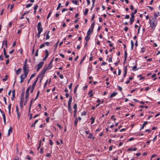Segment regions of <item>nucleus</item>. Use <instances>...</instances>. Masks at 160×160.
Here are the masks:
<instances>
[{"mask_svg": "<svg viewBox=\"0 0 160 160\" xmlns=\"http://www.w3.org/2000/svg\"><path fill=\"white\" fill-rule=\"evenodd\" d=\"M72 96H70L68 100V108L69 111L70 113H72L71 111H72V108H71V104L72 103Z\"/></svg>", "mask_w": 160, "mask_h": 160, "instance_id": "obj_1", "label": "nucleus"}, {"mask_svg": "<svg viewBox=\"0 0 160 160\" xmlns=\"http://www.w3.org/2000/svg\"><path fill=\"white\" fill-rule=\"evenodd\" d=\"M49 69H50V68H47L46 67H45L44 68H43L42 72L40 74H39L40 75V76L42 74V76L41 78L40 79V82L41 81V80L42 79V78L43 77V76H44V74L45 73L46 71L47 70Z\"/></svg>", "mask_w": 160, "mask_h": 160, "instance_id": "obj_2", "label": "nucleus"}, {"mask_svg": "<svg viewBox=\"0 0 160 160\" xmlns=\"http://www.w3.org/2000/svg\"><path fill=\"white\" fill-rule=\"evenodd\" d=\"M44 64V62L43 61L40 62L37 65V71L38 72L40 68H42V65Z\"/></svg>", "mask_w": 160, "mask_h": 160, "instance_id": "obj_3", "label": "nucleus"}, {"mask_svg": "<svg viewBox=\"0 0 160 160\" xmlns=\"http://www.w3.org/2000/svg\"><path fill=\"white\" fill-rule=\"evenodd\" d=\"M23 71L24 73L22 74L21 75H22V78H24V79L27 77V75L29 72V70H23Z\"/></svg>", "mask_w": 160, "mask_h": 160, "instance_id": "obj_4", "label": "nucleus"}, {"mask_svg": "<svg viewBox=\"0 0 160 160\" xmlns=\"http://www.w3.org/2000/svg\"><path fill=\"white\" fill-rule=\"evenodd\" d=\"M27 61L28 59H26L25 60V61L24 62V65L23 67V70H29V67H27L28 66V65L27 64Z\"/></svg>", "mask_w": 160, "mask_h": 160, "instance_id": "obj_5", "label": "nucleus"}, {"mask_svg": "<svg viewBox=\"0 0 160 160\" xmlns=\"http://www.w3.org/2000/svg\"><path fill=\"white\" fill-rule=\"evenodd\" d=\"M157 22H152L151 20H150V26L152 28H155L157 25Z\"/></svg>", "mask_w": 160, "mask_h": 160, "instance_id": "obj_6", "label": "nucleus"}, {"mask_svg": "<svg viewBox=\"0 0 160 160\" xmlns=\"http://www.w3.org/2000/svg\"><path fill=\"white\" fill-rule=\"evenodd\" d=\"M15 90H13L12 91V97L11 98V99L12 100H14V98H15Z\"/></svg>", "mask_w": 160, "mask_h": 160, "instance_id": "obj_7", "label": "nucleus"}, {"mask_svg": "<svg viewBox=\"0 0 160 160\" xmlns=\"http://www.w3.org/2000/svg\"><path fill=\"white\" fill-rule=\"evenodd\" d=\"M125 55H124V64L125 63V62L126 60L127 57V50H125L124 52Z\"/></svg>", "mask_w": 160, "mask_h": 160, "instance_id": "obj_8", "label": "nucleus"}, {"mask_svg": "<svg viewBox=\"0 0 160 160\" xmlns=\"http://www.w3.org/2000/svg\"><path fill=\"white\" fill-rule=\"evenodd\" d=\"M12 128L10 127L9 129L8 130V136L10 135V133L11 132H12Z\"/></svg>", "mask_w": 160, "mask_h": 160, "instance_id": "obj_9", "label": "nucleus"}, {"mask_svg": "<svg viewBox=\"0 0 160 160\" xmlns=\"http://www.w3.org/2000/svg\"><path fill=\"white\" fill-rule=\"evenodd\" d=\"M148 123V122L147 121L145 122L143 124L142 126L141 127L140 130H141V129H142L144 128L145 126Z\"/></svg>", "mask_w": 160, "mask_h": 160, "instance_id": "obj_10", "label": "nucleus"}, {"mask_svg": "<svg viewBox=\"0 0 160 160\" xmlns=\"http://www.w3.org/2000/svg\"><path fill=\"white\" fill-rule=\"evenodd\" d=\"M29 11L25 12L22 15L21 17L20 18V19H22L23 18H24L23 16L24 15H25L26 14H28V13H29Z\"/></svg>", "mask_w": 160, "mask_h": 160, "instance_id": "obj_11", "label": "nucleus"}, {"mask_svg": "<svg viewBox=\"0 0 160 160\" xmlns=\"http://www.w3.org/2000/svg\"><path fill=\"white\" fill-rule=\"evenodd\" d=\"M54 58H53L52 59V60L50 62L48 66V67H46L47 68H50V69L52 67V65H51V64H52V62Z\"/></svg>", "mask_w": 160, "mask_h": 160, "instance_id": "obj_12", "label": "nucleus"}, {"mask_svg": "<svg viewBox=\"0 0 160 160\" xmlns=\"http://www.w3.org/2000/svg\"><path fill=\"white\" fill-rule=\"evenodd\" d=\"M21 71H22L21 68H19L16 71V74L17 75H18L19 74V73H20L21 72Z\"/></svg>", "mask_w": 160, "mask_h": 160, "instance_id": "obj_13", "label": "nucleus"}, {"mask_svg": "<svg viewBox=\"0 0 160 160\" xmlns=\"http://www.w3.org/2000/svg\"><path fill=\"white\" fill-rule=\"evenodd\" d=\"M88 138L92 139L93 140L95 138V137L93 136V134L92 133L89 134V136H88Z\"/></svg>", "mask_w": 160, "mask_h": 160, "instance_id": "obj_14", "label": "nucleus"}, {"mask_svg": "<svg viewBox=\"0 0 160 160\" xmlns=\"http://www.w3.org/2000/svg\"><path fill=\"white\" fill-rule=\"evenodd\" d=\"M117 94V93L116 92H114L112 93L111 95H110V98H112L113 97H114Z\"/></svg>", "mask_w": 160, "mask_h": 160, "instance_id": "obj_15", "label": "nucleus"}, {"mask_svg": "<svg viewBox=\"0 0 160 160\" xmlns=\"http://www.w3.org/2000/svg\"><path fill=\"white\" fill-rule=\"evenodd\" d=\"M90 37L89 36H87L85 37V39L86 42H88L90 39Z\"/></svg>", "mask_w": 160, "mask_h": 160, "instance_id": "obj_16", "label": "nucleus"}, {"mask_svg": "<svg viewBox=\"0 0 160 160\" xmlns=\"http://www.w3.org/2000/svg\"><path fill=\"white\" fill-rule=\"evenodd\" d=\"M32 101H33V99L31 100V102H30V104L29 105V114L30 112V109H31V107L32 106Z\"/></svg>", "mask_w": 160, "mask_h": 160, "instance_id": "obj_17", "label": "nucleus"}, {"mask_svg": "<svg viewBox=\"0 0 160 160\" xmlns=\"http://www.w3.org/2000/svg\"><path fill=\"white\" fill-rule=\"evenodd\" d=\"M95 25V22H93L92 23V24H91V30L92 31H93V28H94Z\"/></svg>", "mask_w": 160, "mask_h": 160, "instance_id": "obj_18", "label": "nucleus"}, {"mask_svg": "<svg viewBox=\"0 0 160 160\" xmlns=\"http://www.w3.org/2000/svg\"><path fill=\"white\" fill-rule=\"evenodd\" d=\"M38 122V120H36L35 121V122H34V123H32L31 126V127H35V124H36Z\"/></svg>", "mask_w": 160, "mask_h": 160, "instance_id": "obj_19", "label": "nucleus"}, {"mask_svg": "<svg viewBox=\"0 0 160 160\" xmlns=\"http://www.w3.org/2000/svg\"><path fill=\"white\" fill-rule=\"evenodd\" d=\"M92 32L93 31H92V30H90V28L87 32V35H88V36H89Z\"/></svg>", "mask_w": 160, "mask_h": 160, "instance_id": "obj_20", "label": "nucleus"}, {"mask_svg": "<svg viewBox=\"0 0 160 160\" xmlns=\"http://www.w3.org/2000/svg\"><path fill=\"white\" fill-rule=\"evenodd\" d=\"M20 79H21V80H20V83H22L24 81V78H22V75H21V76L20 77Z\"/></svg>", "mask_w": 160, "mask_h": 160, "instance_id": "obj_21", "label": "nucleus"}, {"mask_svg": "<svg viewBox=\"0 0 160 160\" xmlns=\"http://www.w3.org/2000/svg\"><path fill=\"white\" fill-rule=\"evenodd\" d=\"M131 50H132L134 47V43L132 40L131 41Z\"/></svg>", "mask_w": 160, "mask_h": 160, "instance_id": "obj_22", "label": "nucleus"}, {"mask_svg": "<svg viewBox=\"0 0 160 160\" xmlns=\"http://www.w3.org/2000/svg\"><path fill=\"white\" fill-rule=\"evenodd\" d=\"M88 11V8H86L84 12V14L85 15H86L87 14Z\"/></svg>", "mask_w": 160, "mask_h": 160, "instance_id": "obj_23", "label": "nucleus"}, {"mask_svg": "<svg viewBox=\"0 0 160 160\" xmlns=\"http://www.w3.org/2000/svg\"><path fill=\"white\" fill-rule=\"evenodd\" d=\"M159 12H158L157 13H156V12L154 13V16L155 17V18H156L159 15Z\"/></svg>", "mask_w": 160, "mask_h": 160, "instance_id": "obj_24", "label": "nucleus"}, {"mask_svg": "<svg viewBox=\"0 0 160 160\" xmlns=\"http://www.w3.org/2000/svg\"><path fill=\"white\" fill-rule=\"evenodd\" d=\"M39 93H40V91H38V92H37V96H36V97L34 99V101L36 100L38 98V96H39Z\"/></svg>", "mask_w": 160, "mask_h": 160, "instance_id": "obj_25", "label": "nucleus"}, {"mask_svg": "<svg viewBox=\"0 0 160 160\" xmlns=\"http://www.w3.org/2000/svg\"><path fill=\"white\" fill-rule=\"evenodd\" d=\"M24 97H21L20 103H23Z\"/></svg>", "mask_w": 160, "mask_h": 160, "instance_id": "obj_26", "label": "nucleus"}, {"mask_svg": "<svg viewBox=\"0 0 160 160\" xmlns=\"http://www.w3.org/2000/svg\"><path fill=\"white\" fill-rule=\"evenodd\" d=\"M91 124H92L94 122L95 118L93 117H92L91 118Z\"/></svg>", "mask_w": 160, "mask_h": 160, "instance_id": "obj_27", "label": "nucleus"}, {"mask_svg": "<svg viewBox=\"0 0 160 160\" xmlns=\"http://www.w3.org/2000/svg\"><path fill=\"white\" fill-rule=\"evenodd\" d=\"M59 42V40H58L57 41V43H56L55 44V45H54V47H55V50H56V48H57V46H58V43Z\"/></svg>", "mask_w": 160, "mask_h": 160, "instance_id": "obj_28", "label": "nucleus"}, {"mask_svg": "<svg viewBox=\"0 0 160 160\" xmlns=\"http://www.w3.org/2000/svg\"><path fill=\"white\" fill-rule=\"evenodd\" d=\"M45 51L46 53L45 56L48 57L49 55V53L48 50L47 49H46Z\"/></svg>", "mask_w": 160, "mask_h": 160, "instance_id": "obj_29", "label": "nucleus"}, {"mask_svg": "<svg viewBox=\"0 0 160 160\" xmlns=\"http://www.w3.org/2000/svg\"><path fill=\"white\" fill-rule=\"evenodd\" d=\"M38 30V31H40L41 32H42L43 30L42 28L41 27H39V29H38V28H37Z\"/></svg>", "mask_w": 160, "mask_h": 160, "instance_id": "obj_30", "label": "nucleus"}, {"mask_svg": "<svg viewBox=\"0 0 160 160\" xmlns=\"http://www.w3.org/2000/svg\"><path fill=\"white\" fill-rule=\"evenodd\" d=\"M138 77L139 78L140 77V78L139 79V80H141L142 79H144V77H142V75H139L138 76Z\"/></svg>", "mask_w": 160, "mask_h": 160, "instance_id": "obj_31", "label": "nucleus"}, {"mask_svg": "<svg viewBox=\"0 0 160 160\" xmlns=\"http://www.w3.org/2000/svg\"><path fill=\"white\" fill-rule=\"evenodd\" d=\"M5 43V46L6 47H7V40H6L4 41L3 42H2V45H3V44H4V43Z\"/></svg>", "mask_w": 160, "mask_h": 160, "instance_id": "obj_32", "label": "nucleus"}, {"mask_svg": "<svg viewBox=\"0 0 160 160\" xmlns=\"http://www.w3.org/2000/svg\"><path fill=\"white\" fill-rule=\"evenodd\" d=\"M72 2L74 4L78 5V1L77 0H72Z\"/></svg>", "mask_w": 160, "mask_h": 160, "instance_id": "obj_33", "label": "nucleus"}, {"mask_svg": "<svg viewBox=\"0 0 160 160\" xmlns=\"http://www.w3.org/2000/svg\"><path fill=\"white\" fill-rule=\"evenodd\" d=\"M24 88L23 90H22V92L21 93V97H24Z\"/></svg>", "mask_w": 160, "mask_h": 160, "instance_id": "obj_34", "label": "nucleus"}, {"mask_svg": "<svg viewBox=\"0 0 160 160\" xmlns=\"http://www.w3.org/2000/svg\"><path fill=\"white\" fill-rule=\"evenodd\" d=\"M78 86V85H76V86L74 88V93H75L76 92V90L77 89V88Z\"/></svg>", "mask_w": 160, "mask_h": 160, "instance_id": "obj_35", "label": "nucleus"}, {"mask_svg": "<svg viewBox=\"0 0 160 160\" xmlns=\"http://www.w3.org/2000/svg\"><path fill=\"white\" fill-rule=\"evenodd\" d=\"M32 3L28 4L26 5V8H29V7H30L31 6H32Z\"/></svg>", "mask_w": 160, "mask_h": 160, "instance_id": "obj_36", "label": "nucleus"}, {"mask_svg": "<svg viewBox=\"0 0 160 160\" xmlns=\"http://www.w3.org/2000/svg\"><path fill=\"white\" fill-rule=\"evenodd\" d=\"M62 6H61V4L60 3H59L58 4V6L57 8V10H58L59 9L60 7H62Z\"/></svg>", "mask_w": 160, "mask_h": 160, "instance_id": "obj_37", "label": "nucleus"}, {"mask_svg": "<svg viewBox=\"0 0 160 160\" xmlns=\"http://www.w3.org/2000/svg\"><path fill=\"white\" fill-rule=\"evenodd\" d=\"M38 7V6L37 4L34 7V10L35 11L37 10Z\"/></svg>", "mask_w": 160, "mask_h": 160, "instance_id": "obj_38", "label": "nucleus"}, {"mask_svg": "<svg viewBox=\"0 0 160 160\" xmlns=\"http://www.w3.org/2000/svg\"><path fill=\"white\" fill-rule=\"evenodd\" d=\"M41 22H39L38 23V25H37V28H38V29H39V27H41Z\"/></svg>", "mask_w": 160, "mask_h": 160, "instance_id": "obj_39", "label": "nucleus"}, {"mask_svg": "<svg viewBox=\"0 0 160 160\" xmlns=\"http://www.w3.org/2000/svg\"><path fill=\"white\" fill-rule=\"evenodd\" d=\"M28 98H28L25 97V103H24V105H26V102H27V101H28Z\"/></svg>", "mask_w": 160, "mask_h": 160, "instance_id": "obj_40", "label": "nucleus"}, {"mask_svg": "<svg viewBox=\"0 0 160 160\" xmlns=\"http://www.w3.org/2000/svg\"><path fill=\"white\" fill-rule=\"evenodd\" d=\"M78 122V120H77V118H76V119L75 120V121H74V124H75V126H77V123Z\"/></svg>", "mask_w": 160, "mask_h": 160, "instance_id": "obj_41", "label": "nucleus"}, {"mask_svg": "<svg viewBox=\"0 0 160 160\" xmlns=\"http://www.w3.org/2000/svg\"><path fill=\"white\" fill-rule=\"evenodd\" d=\"M73 108L74 109H77V104L76 103H75L74 104L73 106Z\"/></svg>", "mask_w": 160, "mask_h": 160, "instance_id": "obj_42", "label": "nucleus"}, {"mask_svg": "<svg viewBox=\"0 0 160 160\" xmlns=\"http://www.w3.org/2000/svg\"><path fill=\"white\" fill-rule=\"evenodd\" d=\"M31 86H29L27 89V90H26V92H29V90H30V89H31Z\"/></svg>", "mask_w": 160, "mask_h": 160, "instance_id": "obj_43", "label": "nucleus"}, {"mask_svg": "<svg viewBox=\"0 0 160 160\" xmlns=\"http://www.w3.org/2000/svg\"><path fill=\"white\" fill-rule=\"evenodd\" d=\"M34 88H35V87H34L33 86H32L31 89V90L30 91V92L31 93H32V92L33 91V90L34 89Z\"/></svg>", "mask_w": 160, "mask_h": 160, "instance_id": "obj_44", "label": "nucleus"}, {"mask_svg": "<svg viewBox=\"0 0 160 160\" xmlns=\"http://www.w3.org/2000/svg\"><path fill=\"white\" fill-rule=\"evenodd\" d=\"M41 32H40V31L38 32V34L37 35V36L38 38H39V37H40V34H41Z\"/></svg>", "mask_w": 160, "mask_h": 160, "instance_id": "obj_45", "label": "nucleus"}, {"mask_svg": "<svg viewBox=\"0 0 160 160\" xmlns=\"http://www.w3.org/2000/svg\"><path fill=\"white\" fill-rule=\"evenodd\" d=\"M8 77V76L7 75H5V78L3 79L2 80L3 81H5L7 80V78Z\"/></svg>", "mask_w": 160, "mask_h": 160, "instance_id": "obj_46", "label": "nucleus"}, {"mask_svg": "<svg viewBox=\"0 0 160 160\" xmlns=\"http://www.w3.org/2000/svg\"><path fill=\"white\" fill-rule=\"evenodd\" d=\"M45 46L44 43H43L40 46L39 48H43V47H44Z\"/></svg>", "mask_w": 160, "mask_h": 160, "instance_id": "obj_47", "label": "nucleus"}, {"mask_svg": "<svg viewBox=\"0 0 160 160\" xmlns=\"http://www.w3.org/2000/svg\"><path fill=\"white\" fill-rule=\"evenodd\" d=\"M29 92H26V95H25V97L29 98Z\"/></svg>", "mask_w": 160, "mask_h": 160, "instance_id": "obj_48", "label": "nucleus"}, {"mask_svg": "<svg viewBox=\"0 0 160 160\" xmlns=\"http://www.w3.org/2000/svg\"><path fill=\"white\" fill-rule=\"evenodd\" d=\"M35 75V73H33L32 75L31 76V77H30V79H31L33 78V77H34Z\"/></svg>", "mask_w": 160, "mask_h": 160, "instance_id": "obj_49", "label": "nucleus"}, {"mask_svg": "<svg viewBox=\"0 0 160 160\" xmlns=\"http://www.w3.org/2000/svg\"><path fill=\"white\" fill-rule=\"evenodd\" d=\"M145 48H144V47H143V48H142V50H141V52H142L143 53V52H145Z\"/></svg>", "mask_w": 160, "mask_h": 160, "instance_id": "obj_50", "label": "nucleus"}, {"mask_svg": "<svg viewBox=\"0 0 160 160\" xmlns=\"http://www.w3.org/2000/svg\"><path fill=\"white\" fill-rule=\"evenodd\" d=\"M137 68V66L136 65H135L132 68V70L133 71H136V68Z\"/></svg>", "mask_w": 160, "mask_h": 160, "instance_id": "obj_51", "label": "nucleus"}, {"mask_svg": "<svg viewBox=\"0 0 160 160\" xmlns=\"http://www.w3.org/2000/svg\"><path fill=\"white\" fill-rule=\"evenodd\" d=\"M72 86V83H71L68 86V88L69 89H71Z\"/></svg>", "mask_w": 160, "mask_h": 160, "instance_id": "obj_52", "label": "nucleus"}, {"mask_svg": "<svg viewBox=\"0 0 160 160\" xmlns=\"http://www.w3.org/2000/svg\"><path fill=\"white\" fill-rule=\"evenodd\" d=\"M49 38H50V36H49V35H48V34H47L46 37V40L48 39H49Z\"/></svg>", "mask_w": 160, "mask_h": 160, "instance_id": "obj_53", "label": "nucleus"}, {"mask_svg": "<svg viewBox=\"0 0 160 160\" xmlns=\"http://www.w3.org/2000/svg\"><path fill=\"white\" fill-rule=\"evenodd\" d=\"M52 13V12H49L48 15V16H47V19H48V18H49L50 16L51 15V14Z\"/></svg>", "mask_w": 160, "mask_h": 160, "instance_id": "obj_54", "label": "nucleus"}, {"mask_svg": "<svg viewBox=\"0 0 160 160\" xmlns=\"http://www.w3.org/2000/svg\"><path fill=\"white\" fill-rule=\"evenodd\" d=\"M38 51H39L38 49H37V50L36 51V53H35V56L37 57V56H38Z\"/></svg>", "mask_w": 160, "mask_h": 160, "instance_id": "obj_55", "label": "nucleus"}, {"mask_svg": "<svg viewBox=\"0 0 160 160\" xmlns=\"http://www.w3.org/2000/svg\"><path fill=\"white\" fill-rule=\"evenodd\" d=\"M134 14L133 13V12H132V13H131V18H134Z\"/></svg>", "mask_w": 160, "mask_h": 160, "instance_id": "obj_56", "label": "nucleus"}, {"mask_svg": "<svg viewBox=\"0 0 160 160\" xmlns=\"http://www.w3.org/2000/svg\"><path fill=\"white\" fill-rule=\"evenodd\" d=\"M44 43L45 45H46L47 46H48L49 45V42H45Z\"/></svg>", "mask_w": 160, "mask_h": 160, "instance_id": "obj_57", "label": "nucleus"}, {"mask_svg": "<svg viewBox=\"0 0 160 160\" xmlns=\"http://www.w3.org/2000/svg\"><path fill=\"white\" fill-rule=\"evenodd\" d=\"M17 113L18 119H19L20 116V113L18 112H17Z\"/></svg>", "mask_w": 160, "mask_h": 160, "instance_id": "obj_58", "label": "nucleus"}, {"mask_svg": "<svg viewBox=\"0 0 160 160\" xmlns=\"http://www.w3.org/2000/svg\"><path fill=\"white\" fill-rule=\"evenodd\" d=\"M11 103H10L9 104L8 106V110H11Z\"/></svg>", "mask_w": 160, "mask_h": 160, "instance_id": "obj_59", "label": "nucleus"}, {"mask_svg": "<svg viewBox=\"0 0 160 160\" xmlns=\"http://www.w3.org/2000/svg\"><path fill=\"white\" fill-rule=\"evenodd\" d=\"M34 46L35 45H34L33 47V48H32V54H33L34 52Z\"/></svg>", "mask_w": 160, "mask_h": 160, "instance_id": "obj_60", "label": "nucleus"}, {"mask_svg": "<svg viewBox=\"0 0 160 160\" xmlns=\"http://www.w3.org/2000/svg\"><path fill=\"white\" fill-rule=\"evenodd\" d=\"M41 76H40V74H39L38 77L36 78V79L35 80V82H37V81H38V78L39 77H40Z\"/></svg>", "mask_w": 160, "mask_h": 160, "instance_id": "obj_61", "label": "nucleus"}, {"mask_svg": "<svg viewBox=\"0 0 160 160\" xmlns=\"http://www.w3.org/2000/svg\"><path fill=\"white\" fill-rule=\"evenodd\" d=\"M57 125L60 129H62V127H61L60 125L58 123H57Z\"/></svg>", "mask_w": 160, "mask_h": 160, "instance_id": "obj_62", "label": "nucleus"}, {"mask_svg": "<svg viewBox=\"0 0 160 160\" xmlns=\"http://www.w3.org/2000/svg\"><path fill=\"white\" fill-rule=\"evenodd\" d=\"M49 142H50V144L51 145H52L53 144V142L52 141V140H51V139H50L49 140Z\"/></svg>", "mask_w": 160, "mask_h": 160, "instance_id": "obj_63", "label": "nucleus"}, {"mask_svg": "<svg viewBox=\"0 0 160 160\" xmlns=\"http://www.w3.org/2000/svg\"><path fill=\"white\" fill-rule=\"evenodd\" d=\"M51 155V153H47L46 156V157H49Z\"/></svg>", "mask_w": 160, "mask_h": 160, "instance_id": "obj_64", "label": "nucleus"}]
</instances>
